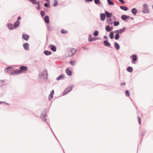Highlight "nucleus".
Masks as SVG:
<instances>
[{
    "label": "nucleus",
    "instance_id": "1",
    "mask_svg": "<svg viewBox=\"0 0 153 153\" xmlns=\"http://www.w3.org/2000/svg\"><path fill=\"white\" fill-rule=\"evenodd\" d=\"M143 10L142 12L145 13H149V10L148 9V5L146 3H144L143 5Z\"/></svg>",
    "mask_w": 153,
    "mask_h": 153
},
{
    "label": "nucleus",
    "instance_id": "2",
    "mask_svg": "<svg viewBox=\"0 0 153 153\" xmlns=\"http://www.w3.org/2000/svg\"><path fill=\"white\" fill-rule=\"evenodd\" d=\"M73 87L72 86H70L67 88L64 91L62 95H66L69 92H70L72 89Z\"/></svg>",
    "mask_w": 153,
    "mask_h": 153
},
{
    "label": "nucleus",
    "instance_id": "3",
    "mask_svg": "<svg viewBox=\"0 0 153 153\" xmlns=\"http://www.w3.org/2000/svg\"><path fill=\"white\" fill-rule=\"evenodd\" d=\"M21 74V72L19 69H17L11 72L10 74L11 75H14L16 74Z\"/></svg>",
    "mask_w": 153,
    "mask_h": 153
},
{
    "label": "nucleus",
    "instance_id": "4",
    "mask_svg": "<svg viewBox=\"0 0 153 153\" xmlns=\"http://www.w3.org/2000/svg\"><path fill=\"white\" fill-rule=\"evenodd\" d=\"M76 51V50L74 48H71L70 49V53L69 54L68 56H72L73 55Z\"/></svg>",
    "mask_w": 153,
    "mask_h": 153
},
{
    "label": "nucleus",
    "instance_id": "5",
    "mask_svg": "<svg viewBox=\"0 0 153 153\" xmlns=\"http://www.w3.org/2000/svg\"><path fill=\"white\" fill-rule=\"evenodd\" d=\"M131 56L132 57V59L131 62L133 64H135V62L137 60V56L136 54H133Z\"/></svg>",
    "mask_w": 153,
    "mask_h": 153
},
{
    "label": "nucleus",
    "instance_id": "6",
    "mask_svg": "<svg viewBox=\"0 0 153 153\" xmlns=\"http://www.w3.org/2000/svg\"><path fill=\"white\" fill-rule=\"evenodd\" d=\"M13 67L11 66L7 67L4 69V71L6 73H8L13 71Z\"/></svg>",
    "mask_w": 153,
    "mask_h": 153
},
{
    "label": "nucleus",
    "instance_id": "7",
    "mask_svg": "<svg viewBox=\"0 0 153 153\" xmlns=\"http://www.w3.org/2000/svg\"><path fill=\"white\" fill-rule=\"evenodd\" d=\"M27 67L25 66H22L20 68V70L21 74L23 72V71H26L27 70Z\"/></svg>",
    "mask_w": 153,
    "mask_h": 153
},
{
    "label": "nucleus",
    "instance_id": "8",
    "mask_svg": "<svg viewBox=\"0 0 153 153\" xmlns=\"http://www.w3.org/2000/svg\"><path fill=\"white\" fill-rule=\"evenodd\" d=\"M23 47L26 50H28L29 49V44L27 42L23 44Z\"/></svg>",
    "mask_w": 153,
    "mask_h": 153
},
{
    "label": "nucleus",
    "instance_id": "9",
    "mask_svg": "<svg viewBox=\"0 0 153 153\" xmlns=\"http://www.w3.org/2000/svg\"><path fill=\"white\" fill-rule=\"evenodd\" d=\"M41 118L46 123L47 122V120L46 119L47 118V115L46 114H42L41 115Z\"/></svg>",
    "mask_w": 153,
    "mask_h": 153
},
{
    "label": "nucleus",
    "instance_id": "10",
    "mask_svg": "<svg viewBox=\"0 0 153 153\" xmlns=\"http://www.w3.org/2000/svg\"><path fill=\"white\" fill-rule=\"evenodd\" d=\"M29 37V36L27 34H23L22 35V38L27 41L28 40Z\"/></svg>",
    "mask_w": 153,
    "mask_h": 153
},
{
    "label": "nucleus",
    "instance_id": "11",
    "mask_svg": "<svg viewBox=\"0 0 153 153\" xmlns=\"http://www.w3.org/2000/svg\"><path fill=\"white\" fill-rule=\"evenodd\" d=\"M103 42L104 45L106 47H109L111 48V47L110 43L108 41L105 40L103 41Z\"/></svg>",
    "mask_w": 153,
    "mask_h": 153
},
{
    "label": "nucleus",
    "instance_id": "12",
    "mask_svg": "<svg viewBox=\"0 0 153 153\" xmlns=\"http://www.w3.org/2000/svg\"><path fill=\"white\" fill-rule=\"evenodd\" d=\"M54 90H52L49 96L48 100L50 101L53 98V95L54 94Z\"/></svg>",
    "mask_w": 153,
    "mask_h": 153
},
{
    "label": "nucleus",
    "instance_id": "13",
    "mask_svg": "<svg viewBox=\"0 0 153 153\" xmlns=\"http://www.w3.org/2000/svg\"><path fill=\"white\" fill-rule=\"evenodd\" d=\"M97 38H96L95 37H94L93 38H91V35L89 34L88 36V41L89 42H92L93 41H95L97 40Z\"/></svg>",
    "mask_w": 153,
    "mask_h": 153
},
{
    "label": "nucleus",
    "instance_id": "14",
    "mask_svg": "<svg viewBox=\"0 0 153 153\" xmlns=\"http://www.w3.org/2000/svg\"><path fill=\"white\" fill-rule=\"evenodd\" d=\"M66 73L68 76H71L72 72L68 68H67L66 69Z\"/></svg>",
    "mask_w": 153,
    "mask_h": 153
},
{
    "label": "nucleus",
    "instance_id": "15",
    "mask_svg": "<svg viewBox=\"0 0 153 153\" xmlns=\"http://www.w3.org/2000/svg\"><path fill=\"white\" fill-rule=\"evenodd\" d=\"M105 14L108 18H110L112 16V13H109L108 11H105Z\"/></svg>",
    "mask_w": 153,
    "mask_h": 153
},
{
    "label": "nucleus",
    "instance_id": "16",
    "mask_svg": "<svg viewBox=\"0 0 153 153\" xmlns=\"http://www.w3.org/2000/svg\"><path fill=\"white\" fill-rule=\"evenodd\" d=\"M7 27L9 30H13L14 29L13 25L11 23H9L7 25Z\"/></svg>",
    "mask_w": 153,
    "mask_h": 153
},
{
    "label": "nucleus",
    "instance_id": "17",
    "mask_svg": "<svg viewBox=\"0 0 153 153\" xmlns=\"http://www.w3.org/2000/svg\"><path fill=\"white\" fill-rule=\"evenodd\" d=\"M113 27H110L109 25H107L105 27V29L107 32H109L113 29Z\"/></svg>",
    "mask_w": 153,
    "mask_h": 153
},
{
    "label": "nucleus",
    "instance_id": "18",
    "mask_svg": "<svg viewBox=\"0 0 153 153\" xmlns=\"http://www.w3.org/2000/svg\"><path fill=\"white\" fill-rule=\"evenodd\" d=\"M130 18V16L125 15H123L121 16V19L123 20H125Z\"/></svg>",
    "mask_w": 153,
    "mask_h": 153
},
{
    "label": "nucleus",
    "instance_id": "19",
    "mask_svg": "<svg viewBox=\"0 0 153 153\" xmlns=\"http://www.w3.org/2000/svg\"><path fill=\"white\" fill-rule=\"evenodd\" d=\"M44 21L46 23H49L50 22L49 18L48 16H45Z\"/></svg>",
    "mask_w": 153,
    "mask_h": 153
},
{
    "label": "nucleus",
    "instance_id": "20",
    "mask_svg": "<svg viewBox=\"0 0 153 153\" xmlns=\"http://www.w3.org/2000/svg\"><path fill=\"white\" fill-rule=\"evenodd\" d=\"M48 72L47 71H43L40 74V76H42L44 77L45 75H46L47 78L48 76Z\"/></svg>",
    "mask_w": 153,
    "mask_h": 153
},
{
    "label": "nucleus",
    "instance_id": "21",
    "mask_svg": "<svg viewBox=\"0 0 153 153\" xmlns=\"http://www.w3.org/2000/svg\"><path fill=\"white\" fill-rule=\"evenodd\" d=\"M105 14L103 13H101L100 14V18L101 21H103L105 20Z\"/></svg>",
    "mask_w": 153,
    "mask_h": 153
},
{
    "label": "nucleus",
    "instance_id": "22",
    "mask_svg": "<svg viewBox=\"0 0 153 153\" xmlns=\"http://www.w3.org/2000/svg\"><path fill=\"white\" fill-rule=\"evenodd\" d=\"M131 12L134 15H135L137 13V10L136 8H133L131 9Z\"/></svg>",
    "mask_w": 153,
    "mask_h": 153
},
{
    "label": "nucleus",
    "instance_id": "23",
    "mask_svg": "<svg viewBox=\"0 0 153 153\" xmlns=\"http://www.w3.org/2000/svg\"><path fill=\"white\" fill-rule=\"evenodd\" d=\"M51 50L53 52H56V46L53 45H51Z\"/></svg>",
    "mask_w": 153,
    "mask_h": 153
},
{
    "label": "nucleus",
    "instance_id": "24",
    "mask_svg": "<svg viewBox=\"0 0 153 153\" xmlns=\"http://www.w3.org/2000/svg\"><path fill=\"white\" fill-rule=\"evenodd\" d=\"M114 46L117 50H119L120 48V46L118 43L115 42L114 43Z\"/></svg>",
    "mask_w": 153,
    "mask_h": 153
},
{
    "label": "nucleus",
    "instance_id": "25",
    "mask_svg": "<svg viewBox=\"0 0 153 153\" xmlns=\"http://www.w3.org/2000/svg\"><path fill=\"white\" fill-rule=\"evenodd\" d=\"M65 76L64 75H61L57 77L56 80H59L60 79H63L65 78Z\"/></svg>",
    "mask_w": 153,
    "mask_h": 153
},
{
    "label": "nucleus",
    "instance_id": "26",
    "mask_svg": "<svg viewBox=\"0 0 153 153\" xmlns=\"http://www.w3.org/2000/svg\"><path fill=\"white\" fill-rule=\"evenodd\" d=\"M20 21H16V22L14 24V27L15 28H16L18 27L19 25Z\"/></svg>",
    "mask_w": 153,
    "mask_h": 153
},
{
    "label": "nucleus",
    "instance_id": "27",
    "mask_svg": "<svg viewBox=\"0 0 153 153\" xmlns=\"http://www.w3.org/2000/svg\"><path fill=\"white\" fill-rule=\"evenodd\" d=\"M44 53L46 55L48 56L51 55L52 52L51 51L46 50L44 51Z\"/></svg>",
    "mask_w": 153,
    "mask_h": 153
},
{
    "label": "nucleus",
    "instance_id": "28",
    "mask_svg": "<svg viewBox=\"0 0 153 153\" xmlns=\"http://www.w3.org/2000/svg\"><path fill=\"white\" fill-rule=\"evenodd\" d=\"M120 8L121 9L125 11H127L128 10V8L127 7L125 6H120Z\"/></svg>",
    "mask_w": 153,
    "mask_h": 153
},
{
    "label": "nucleus",
    "instance_id": "29",
    "mask_svg": "<svg viewBox=\"0 0 153 153\" xmlns=\"http://www.w3.org/2000/svg\"><path fill=\"white\" fill-rule=\"evenodd\" d=\"M126 28L125 27H123L122 29L119 30V34H121L123 33L126 30Z\"/></svg>",
    "mask_w": 153,
    "mask_h": 153
},
{
    "label": "nucleus",
    "instance_id": "30",
    "mask_svg": "<svg viewBox=\"0 0 153 153\" xmlns=\"http://www.w3.org/2000/svg\"><path fill=\"white\" fill-rule=\"evenodd\" d=\"M114 32L113 31L111 32L110 33H109V36L110 38L111 39H113L114 38Z\"/></svg>",
    "mask_w": 153,
    "mask_h": 153
},
{
    "label": "nucleus",
    "instance_id": "31",
    "mask_svg": "<svg viewBox=\"0 0 153 153\" xmlns=\"http://www.w3.org/2000/svg\"><path fill=\"white\" fill-rule=\"evenodd\" d=\"M133 70L132 67L130 66L128 67L127 69V71L130 72H131Z\"/></svg>",
    "mask_w": 153,
    "mask_h": 153
},
{
    "label": "nucleus",
    "instance_id": "32",
    "mask_svg": "<svg viewBox=\"0 0 153 153\" xmlns=\"http://www.w3.org/2000/svg\"><path fill=\"white\" fill-rule=\"evenodd\" d=\"M108 4L109 5H114V2L111 0H107Z\"/></svg>",
    "mask_w": 153,
    "mask_h": 153
},
{
    "label": "nucleus",
    "instance_id": "33",
    "mask_svg": "<svg viewBox=\"0 0 153 153\" xmlns=\"http://www.w3.org/2000/svg\"><path fill=\"white\" fill-rule=\"evenodd\" d=\"M120 35L119 34H118V33H117L115 36H114V39L115 40H118L120 37Z\"/></svg>",
    "mask_w": 153,
    "mask_h": 153
},
{
    "label": "nucleus",
    "instance_id": "34",
    "mask_svg": "<svg viewBox=\"0 0 153 153\" xmlns=\"http://www.w3.org/2000/svg\"><path fill=\"white\" fill-rule=\"evenodd\" d=\"M4 81L3 80H0V88H1L3 85H4Z\"/></svg>",
    "mask_w": 153,
    "mask_h": 153
},
{
    "label": "nucleus",
    "instance_id": "35",
    "mask_svg": "<svg viewBox=\"0 0 153 153\" xmlns=\"http://www.w3.org/2000/svg\"><path fill=\"white\" fill-rule=\"evenodd\" d=\"M107 21L108 22V23L110 25H112L113 23L111 18H109L108 20L107 19Z\"/></svg>",
    "mask_w": 153,
    "mask_h": 153
},
{
    "label": "nucleus",
    "instance_id": "36",
    "mask_svg": "<svg viewBox=\"0 0 153 153\" xmlns=\"http://www.w3.org/2000/svg\"><path fill=\"white\" fill-rule=\"evenodd\" d=\"M114 26H118L119 24V21H115L114 22Z\"/></svg>",
    "mask_w": 153,
    "mask_h": 153
},
{
    "label": "nucleus",
    "instance_id": "37",
    "mask_svg": "<svg viewBox=\"0 0 153 153\" xmlns=\"http://www.w3.org/2000/svg\"><path fill=\"white\" fill-rule=\"evenodd\" d=\"M58 4V3L57 0H53V6H56Z\"/></svg>",
    "mask_w": 153,
    "mask_h": 153
},
{
    "label": "nucleus",
    "instance_id": "38",
    "mask_svg": "<svg viewBox=\"0 0 153 153\" xmlns=\"http://www.w3.org/2000/svg\"><path fill=\"white\" fill-rule=\"evenodd\" d=\"M99 32L97 30H95L93 33V35L95 36H97L98 35Z\"/></svg>",
    "mask_w": 153,
    "mask_h": 153
},
{
    "label": "nucleus",
    "instance_id": "39",
    "mask_svg": "<svg viewBox=\"0 0 153 153\" xmlns=\"http://www.w3.org/2000/svg\"><path fill=\"white\" fill-rule=\"evenodd\" d=\"M70 64L72 66H74L75 64V62L74 61H70Z\"/></svg>",
    "mask_w": 153,
    "mask_h": 153
},
{
    "label": "nucleus",
    "instance_id": "40",
    "mask_svg": "<svg viewBox=\"0 0 153 153\" xmlns=\"http://www.w3.org/2000/svg\"><path fill=\"white\" fill-rule=\"evenodd\" d=\"M32 4H37V2L36 0H31L30 1Z\"/></svg>",
    "mask_w": 153,
    "mask_h": 153
},
{
    "label": "nucleus",
    "instance_id": "41",
    "mask_svg": "<svg viewBox=\"0 0 153 153\" xmlns=\"http://www.w3.org/2000/svg\"><path fill=\"white\" fill-rule=\"evenodd\" d=\"M137 118H138V123L140 125L141 124V120L140 117V116H138Z\"/></svg>",
    "mask_w": 153,
    "mask_h": 153
},
{
    "label": "nucleus",
    "instance_id": "42",
    "mask_svg": "<svg viewBox=\"0 0 153 153\" xmlns=\"http://www.w3.org/2000/svg\"><path fill=\"white\" fill-rule=\"evenodd\" d=\"M126 95L127 97H128L129 96V93L128 90H126L125 91Z\"/></svg>",
    "mask_w": 153,
    "mask_h": 153
},
{
    "label": "nucleus",
    "instance_id": "43",
    "mask_svg": "<svg viewBox=\"0 0 153 153\" xmlns=\"http://www.w3.org/2000/svg\"><path fill=\"white\" fill-rule=\"evenodd\" d=\"M94 3L96 4H100V0H94Z\"/></svg>",
    "mask_w": 153,
    "mask_h": 153
},
{
    "label": "nucleus",
    "instance_id": "44",
    "mask_svg": "<svg viewBox=\"0 0 153 153\" xmlns=\"http://www.w3.org/2000/svg\"><path fill=\"white\" fill-rule=\"evenodd\" d=\"M40 14L42 16H43L45 15V12L44 11H41L40 12Z\"/></svg>",
    "mask_w": 153,
    "mask_h": 153
},
{
    "label": "nucleus",
    "instance_id": "45",
    "mask_svg": "<svg viewBox=\"0 0 153 153\" xmlns=\"http://www.w3.org/2000/svg\"><path fill=\"white\" fill-rule=\"evenodd\" d=\"M61 33L63 34L66 33L67 32V31L65 30L64 29H62L61 30Z\"/></svg>",
    "mask_w": 153,
    "mask_h": 153
},
{
    "label": "nucleus",
    "instance_id": "46",
    "mask_svg": "<svg viewBox=\"0 0 153 153\" xmlns=\"http://www.w3.org/2000/svg\"><path fill=\"white\" fill-rule=\"evenodd\" d=\"M37 9L38 10L40 9L41 8H40V7L39 5V1H38L37 2Z\"/></svg>",
    "mask_w": 153,
    "mask_h": 153
},
{
    "label": "nucleus",
    "instance_id": "47",
    "mask_svg": "<svg viewBox=\"0 0 153 153\" xmlns=\"http://www.w3.org/2000/svg\"><path fill=\"white\" fill-rule=\"evenodd\" d=\"M44 6L45 7H49V5L48 4L46 3H45L44 4Z\"/></svg>",
    "mask_w": 153,
    "mask_h": 153
},
{
    "label": "nucleus",
    "instance_id": "48",
    "mask_svg": "<svg viewBox=\"0 0 153 153\" xmlns=\"http://www.w3.org/2000/svg\"><path fill=\"white\" fill-rule=\"evenodd\" d=\"M118 1L122 4H124L125 3V2L124 0H118Z\"/></svg>",
    "mask_w": 153,
    "mask_h": 153
},
{
    "label": "nucleus",
    "instance_id": "49",
    "mask_svg": "<svg viewBox=\"0 0 153 153\" xmlns=\"http://www.w3.org/2000/svg\"><path fill=\"white\" fill-rule=\"evenodd\" d=\"M125 85H126V83L125 82L121 83L120 84V85L121 86Z\"/></svg>",
    "mask_w": 153,
    "mask_h": 153
},
{
    "label": "nucleus",
    "instance_id": "50",
    "mask_svg": "<svg viewBox=\"0 0 153 153\" xmlns=\"http://www.w3.org/2000/svg\"><path fill=\"white\" fill-rule=\"evenodd\" d=\"M119 32V30H117L114 31V33H116V34H117V33H118V34H119V33H118Z\"/></svg>",
    "mask_w": 153,
    "mask_h": 153
},
{
    "label": "nucleus",
    "instance_id": "51",
    "mask_svg": "<svg viewBox=\"0 0 153 153\" xmlns=\"http://www.w3.org/2000/svg\"><path fill=\"white\" fill-rule=\"evenodd\" d=\"M93 0H85L86 2H91L93 1Z\"/></svg>",
    "mask_w": 153,
    "mask_h": 153
},
{
    "label": "nucleus",
    "instance_id": "52",
    "mask_svg": "<svg viewBox=\"0 0 153 153\" xmlns=\"http://www.w3.org/2000/svg\"><path fill=\"white\" fill-rule=\"evenodd\" d=\"M21 19V17L20 16H19L18 18L17 21H19V20H20Z\"/></svg>",
    "mask_w": 153,
    "mask_h": 153
},
{
    "label": "nucleus",
    "instance_id": "53",
    "mask_svg": "<svg viewBox=\"0 0 153 153\" xmlns=\"http://www.w3.org/2000/svg\"><path fill=\"white\" fill-rule=\"evenodd\" d=\"M104 38L105 39H107L108 38V37L107 36H104Z\"/></svg>",
    "mask_w": 153,
    "mask_h": 153
},
{
    "label": "nucleus",
    "instance_id": "54",
    "mask_svg": "<svg viewBox=\"0 0 153 153\" xmlns=\"http://www.w3.org/2000/svg\"><path fill=\"white\" fill-rule=\"evenodd\" d=\"M130 19L132 20H133L134 19V18H133V17H130Z\"/></svg>",
    "mask_w": 153,
    "mask_h": 153
},
{
    "label": "nucleus",
    "instance_id": "55",
    "mask_svg": "<svg viewBox=\"0 0 153 153\" xmlns=\"http://www.w3.org/2000/svg\"><path fill=\"white\" fill-rule=\"evenodd\" d=\"M144 133H143L142 134V139L143 138V135H144Z\"/></svg>",
    "mask_w": 153,
    "mask_h": 153
},
{
    "label": "nucleus",
    "instance_id": "56",
    "mask_svg": "<svg viewBox=\"0 0 153 153\" xmlns=\"http://www.w3.org/2000/svg\"><path fill=\"white\" fill-rule=\"evenodd\" d=\"M3 102L2 101H0V104H1Z\"/></svg>",
    "mask_w": 153,
    "mask_h": 153
},
{
    "label": "nucleus",
    "instance_id": "57",
    "mask_svg": "<svg viewBox=\"0 0 153 153\" xmlns=\"http://www.w3.org/2000/svg\"><path fill=\"white\" fill-rule=\"evenodd\" d=\"M113 18H114V20H115V17L114 16H113Z\"/></svg>",
    "mask_w": 153,
    "mask_h": 153
},
{
    "label": "nucleus",
    "instance_id": "58",
    "mask_svg": "<svg viewBox=\"0 0 153 153\" xmlns=\"http://www.w3.org/2000/svg\"><path fill=\"white\" fill-rule=\"evenodd\" d=\"M97 38V39H100V38Z\"/></svg>",
    "mask_w": 153,
    "mask_h": 153
},
{
    "label": "nucleus",
    "instance_id": "59",
    "mask_svg": "<svg viewBox=\"0 0 153 153\" xmlns=\"http://www.w3.org/2000/svg\"><path fill=\"white\" fill-rule=\"evenodd\" d=\"M47 1H48V0H47Z\"/></svg>",
    "mask_w": 153,
    "mask_h": 153
}]
</instances>
